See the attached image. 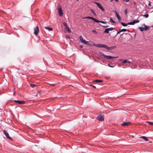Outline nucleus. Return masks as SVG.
Listing matches in <instances>:
<instances>
[{
  "label": "nucleus",
  "mask_w": 153,
  "mask_h": 153,
  "mask_svg": "<svg viewBox=\"0 0 153 153\" xmlns=\"http://www.w3.org/2000/svg\"><path fill=\"white\" fill-rule=\"evenodd\" d=\"M81 42L83 43L84 44H87L90 46L95 45L96 47L99 48H102L103 45L102 44H97L95 45L91 41H87L84 39H80Z\"/></svg>",
  "instance_id": "obj_1"
},
{
  "label": "nucleus",
  "mask_w": 153,
  "mask_h": 153,
  "mask_svg": "<svg viewBox=\"0 0 153 153\" xmlns=\"http://www.w3.org/2000/svg\"><path fill=\"white\" fill-rule=\"evenodd\" d=\"M33 30L34 31V34L36 35H37L39 31L38 27V26H36L34 28Z\"/></svg>",
  "instance_id": "obj_2"
},
{
  "label": "nucleus",
  "mask_w": 153,
  "mask_h": 153,
  "mask_svg": "<svg viewBox=\"0 0 153 153\" xmlns=\"http://www.w3.org/2000/svg\"><path fill=\"white\" fill-rule=\"evenodd\" d=\"M58 11L59 15L60 16H62L63 15V12L61 7L60 5L58 6Z\"/></svg>",
  "instance_id": "obj_3"
},
{
  "label": "nucleus",
  "mask_w": 153,
  "mask_h": 153,
  "mask_svg": "<svg viewBox=\"0 0 153 153\" xmlns=\"http://www.w3.org/2000/svg\"><path fill=\"white\" fill-rule=\"evenodd\" d=\"M97 119L99 121H102L104 120V116L103 115H100L98 116Z\"/></svg>",
  "instance_id": "obj_4"
},
{
  "label": "nucleus",
  "mask_w": 153,
  "mask_h": 153,
  "mask_svg": "<svg viewBox=\"0 0 153 153\" xmlns=\"http://www.w3.org/2000/svg\"><path fill=\"white\" fill-rule=\"evenodd\" d=\"M94 3L95 4H97L98 7L100 9H101L102 11H104L105 10L102 6L99 3H98L97 2H94Z\"/></svg>",
  "instance_id": "obj_5"
},
{
  "label": "nucleus",
  "mask_w": 153,
  "mask_h": 153,
  "mask_svg": "<svg viewBox=\"0 0 153 153\" xmlns=\"http://www.w3.org/2000/svg\"><path fill=\"white\" fill-rule=\"evenodd\" d=\"M114 29V28L113 27H111L109 28H106L105 29L104 31V33H109V31H112Z\"/></svg>",
  "instance_id": "obj_6"
},
{
  "label": "nucleus",
  "mask_w": 153,
  "mask_h": 153,
  "mask_svg": "<svg viewBox=\"0 0 153 153\" xmlns=\"http://www.w3.org/2000/svg\"><path fill=\"white\" fill-rule=\"evenodd\" d=\"M4 134L7 137V138H8L10 139L11 140L12 138L11 137L9 136L8 133L5 130H4L3 131Z\"/></svg>",
  "instance_id": "obj_7"
},
{
  "label": "nucleus",
  "mask_w": 153,
  "mask_h": 153,
  "mask_svg": "<svg viewBox=\"0 0 153 153\" xmlns=\"http://www.w3.org/2000/svg\"><path fill=\"white\" fill-rule=\"evenodd\" d=\"M83 19H91L97 23H99V20L91 17L88 16L85 17H84L83 18Z\"/></svg>",
  "instance_id": "obj_8"
},
{
  "label": "nucleus",
  "mask_w": 153,
  "mask_h": 153,
  "mask_svg": "<svg viewBox=\"0 0 153 153\" xmlns=\"http://www.w3.org/2000/svg\"><path fill=\"white\" fill-rule=\"evenodd\" d=\"M64 26L65 27V28L69 32H71V31L70 30L69 28L68 27L67 24L66 23H63Z\"/></svg>",
  "instance_id": "obj_9"
},
{
  "label": "nucleus",
  "mask_w": 153,
  "mask_h": 153,
  "mask_svg": "<svg viewBox=\"0 0 153 153\" xmlns=\"http://www.w3.org/2000/svg\"><path fill=\"white\" fill-rule=\"evenodd\" d=\"M120 61L122 63L124 64L126 63H130L131 62V61L130 60L127 59L123 60L122 59L120 60Z\"/></svg>",
  "instance_id": "obj_10"
},
{
  "label": "nucleus",
  "mask_w": 153,
  "mask_h": 153,
  "mask_svg": "<svg viewBox=\"0 0 153 153\" xmlns=\"http://www.w3.org/2000/svg\"><path fill=\"white\" fill-rule=\"evenodd\" d=\"M15 102L18 103L19 104H23L25 103V102L24 101H19L15 100Z\"/></svg>",
  "instance_id": "obj_11"
},
{
  "label": "nucleus",
  "mask_w": 153,
  "mask_h": 153,
  "mask_svg": "<svg viewBox=\"0 0 153 153\" xmlns=\"http://www.w3.org/2000/svg\"><path fill=\"white\" fill-rule=\"evenodd\" d=\"M114 13H115L116 16L118 20L119 21H120L121 20V18L120 16L118 15L116 11H115L114 12Z\"/></svg>",
  "instance_id": "obj_12"
},
{
  "label": "nucleus",
  "mask_w": 153,
  "mask_h": 153,
  "mask_svg": "<svg viewBox=\"0 0 153 153\" xmlns=\"http://www.w3.org/2000/svg\"><path fill=\"white\" fill-rule=\"evenodd\" d=\"M106 56V58L107 59H115L118 58V56Z\"/></svg>",
  "instance_id": "obj_13"
},
{
  "label": "nucleus",
  "mask_w": 153,
  "mask_h": 153,
  "mask_svg": "<svg viewBox=\"0 0 153 153\" xmlns=\"http://www.w3.org/2000/svg\"><path fill=\"white\" fill-rule=\"evenodd\" d=\"M130 123V122H124L121 125L123 126H128L129 125V124Z\"/></svg>",
  "instance_id": "obj_14"
},
{
  "label": "nucleus",
  "mask_w": 153,
  "mask_h": 153,
  "mask_svg": "<svg viewBox=\"0 0 153 153\" xmlns=\"http://www.w3.org/2000/svg\"><path fill=\"white\" fill-rule=\"evenodd\" d=\"M127 31V29H123L122 30H119V31H117V34H119L121 32H123V31Z\"/></svg>",
  "instance_id": "obj_15"
},
{
  "label": "nucleus",
  "mask_w": 153,
  "mask_h": 153,
  "mask_svg": "<svg viewBox=\"0 0 153 153\" xmlns=\"http://www.w3.org/2000/svg\"><path fill=\"white\" fill-rule=\"evenodd\" d=\"M116 48V46H114L111 47H108V50H112L113 49Z\"/></svg>",
  "instance_id": "obj_16"
},
{
  "label": "nucleus",
  "mask_w": 153,
  "mask_h": 153,
  "mask_svg": "<svg viewBox=\"0 0 153 153\" xmlns=\"http://www.w3.org/2000/svg\"><path fill=\"white\" fill-rule=\"evenodd\" d=\"M141 138L146 141H148L149 140L147 137L145 136H142L141 137Z\"/></svg>",
  "instance_id": "obj_17"
},
{
  "label": "nucleus",
  "mask_w": 153,
  "mask_h": 153,
  "mask_svg": "<svg viewBox=\"0 0 153 153\" xmlns=\"http://www.w3.org/2000/svg\"><path fill=\"white\" fill-rule=\"evenodd\" d=\"M120 24L124 27L128 25V23L127 24H126L124 23L123 22H120Z\"/></svg>",
  "instance_id": "obj_18"
},
{
  "label": "nucleus",
  "mask_w": 153,
  "mask_h": 153,
  "mask_svg": "<svg viewBox=\"0 0 153 153\" xmlns=\"http://www.w3.org/2000/svg\"><path fill=\"white\" fill-rule=\"evenodd\" d=\"M45 28L48 29L50 31H52L53 30L52 28L49 27H45Z\"/></svg>",
  "instance_id": "obj_19"
},
{
  "label": "nucleus",
  "mask_w": 153,
  "mask_h": 153,
  "mask_svg": "<svg viewBox=\"0 0 153 153\" xmlns=\"http://www.w3.org/2000/svg\"><path fill=\"white\" fill-rule=\"evenodd\" d=\"M102 48H105L106 49L108 50V47L105 45H103Z\"/></svg>",
  "instance_id": "obj_20"
},
{
  "label": "nucleus",
  "mask_w": 153,
  "mask_h": 153,
  "mask_svg": "<svg viewBox=\"0 0 153 153\" xmlns=\"http://www.w3.org/2000/svg\"><path fill=\"white\" fill-rule=\"evenodd\" d=\"M100 54L101 56H103L105 58H106V56H107V55H105L102 52H100Z\"/></svg>",
  "instance_id": "obj_21"
},
{
  "label": "nucleus",
  "mask_w": 153,
  "mask_h": 153,
  "mask_svg": "<svg viewBox=\"0 0 153 153\" xmlns=\"http://www.w3.org/2000/svg\"><path fill=\"white\" fill-rule=\"evenodd\" d=\"M110 22H111L112 23H115V22L114 21L113 19H112L111 18L110 19Z\"/></svg>",
  "instance_id": "obj_22"
},
{
  "label": "nucleus",
  "mask_w": 153,
  "mask_h": 153,
  "mask_svg": "<svg viewBox=\"0 0 153 153\" xmlns=\"http://www.w3.org/2000/svg\"><path fill=\"white\" fill-rule=\"evenodd\" d=\"M139 29L142 31H143L145 30L144 27H140Z\"/></svg>",
  "instance_id": "obj_23"
},
{
  "label": "nucleus",
  "mask_w": 153,
  "mask_h": 153,
  "mask_svg": "<svg viewBox=\"0 0 153 153\" xmlns=\"http://www.w3.org/2000/svg\"><path fill=\"white\" fill-rule=\"evenodd\" d=\"M94 82H102V81L101 80L97 79L94 81Z\"/></svg>",
  "instance_id": "obj_24"
},
{
  "label": "nucleus",
  "mask_w": 153,
  "mask_h": 153,
  "mask_svg": "<svg viewBox=\"0 0 153 153\" xmlns=\"http://www.w3.org/2000/svg\"><path fill=\"white\" fill-rule=\"evenodd\" d=\"M128 25H134V23H133V22H129L128 23Z\"/></svg>",
  "instance_id": "obj_25"
},
{
  "label": "nucleus",
  "mask_w": 153,
  "mask_h": 153,
  "mask_svg": "<svg viewBox=\"0 0 153 153\" xmlns=\"http://www.w3.org/2000/svg\"><path fill=\"white\" fill-rule=\"evenodd\" d=\"M143 16H144L146 18H147L149 17V15L148 14H146L143 15Z\"/></svg>",
  "instance_id": "obj_26"
},
{
  "label": "nucleus",
  "mask_w": 153,
  "mask_h": 153,
  "mask_svg": "<svg viewBox=\"0 0 153 153\" xmlns=\"http://www.w3.org/2000/svg\"><path fill=\"white\" fill-rule=\"evenodd\" d=\"M145 30H147L149 29V27H147L146 26H145V27H144Z\"/></svg>",
  "instance_id": "obj_27"
},
{
  "label": "nucleus",
  "mask_w": 153,
  "mask_h": 153,
  "mask_svg": "<svg viewBox=\"0 0 153 153\" xmlns=\"http://www.w3.org/2000/svg\"><path fill=\"white\" fill-rule=\"evenodd\" d=\"M92 32L96 34H97V31L95 30H92Z\"/></svg>",
  "instance_id": "obj_28"
},
{
  "label": "nucleus",
  "mask_w": 153,
  "mask_h": 153,
  "mask_svg": "<svg viewBox=\"0 0 153 153\" xmlns=\"http://www.w3.org/2000/svg\"><path fill=\"white\" fill-rule=\"evenodd\" d=\"M146 123H148L150 125H153V123H152V122H147Z\"/></svg>",
  "instance_id": "obj_29"
},
{
  "label": "nucleus",
  "mask_w": 153,
  "mask_h": 153,
  "mask_svg": "<svg viewBox=\"0 0 153 153\" xmlns=\"http://www.w3.org/2000/svg\"><path fill=\"white\" fill-rule=\"evenodd\" d=\"M99 23L100 22L103 24H106V22L104 21H99Z\"/></svg>",
  "instance_id": "obj_30"
},
{
  "label": "nucleus",
  "mask_w": 153,
  "mask_h": 153,
  "mask_svg": "<svg viewBox=\"0 0 153 153\" xmlns=\"http://www.w3.org/2000/svg\"><path fill=\"white\" fill-rule=\"evenodd\" d=\"M30 86L33 88H34L35 86V85L33 84H30Z\"/></svg>",
  "instance_id": "obj_31"
},
{
  "label": "nucleus",
  "mask_w": 153,
  "mask_h": 153,
  "mask_svg": "<svg viewBox=\"0 0 153 153\" xmlns=\"http://www.w3.org/2000/svg\"><path fill=\"white\" fill-rule=\"evenodd\" d=\"M134 21H135L136 23L139 22V21L138 20H134Z\"/></svg>",
  "instance_id": "obj_32"
},
{
  "label": "nucleus",
  "mask_w": 153,
  "mask_h": 153,
  "mask_svg": "<svg viewBox=\"0 0 153 153\" xmlns=\"http://www.w3.org/2000/svg\"><path fill=\"white\" fill-rule=\"evenodd\" d=\"M108 65L109 67H111V68H113L114 67V66H111V65L110 64H108Z\"/></svg>",
  "instance_id": "obj_33"
},
{
  "label": "nucleus",
  "mask_w": 153,
  "mask_h": 153,
  "mask_svg": "<svg viewBox=\"0 0 153 153\" xmlns=\"http://www.w3.org/2000/svg\"><path fill=\"white\" fill-rule=\"evenodd\" d=\"M91 11L93 13L94 12V10L92 9H91Z\"/></svg>",
  "instance_id": "obj_34"
},
{
  "label": "nucleus",
  "mask_w": 153,
  "mask_h": 153,
  "mask_svg": "<svg viewBox=\"0 0 153 153\" xmlns=\"http://www.w3.org/2000/svg\"><path fill=\"white\" fill-rule=\"evenodd\" d=\"M125 13L126 15L127 14V9H126L125 10Z\"/></svg>",
  "instance_id": "obj_35"
},
{
  "label": "nucleus",
  "mask_w": 153,
  "mask_h": 153,
  "mask_svg": "<svg viewBox=\"0 0 153 153\" xmlns=\"http://www.w3.org/2000/svg\"><path fill=\"white\" fill-rule=\"evenodd\" d=\"M124 1H125L126 2H128L129 1V0H123Z\"/></svg>",
  "instance_id": "obj_36"
},
{
  "label": "nucleus",
  "mask_w": 153,
  "mask_h": 153,
  "mask_svg": "<svg viewBox=\"0 0 153 153\" xmlns=\"http://www.w3.org/2000/svg\"><path fill=\"white\" fill-rule=\"evenodd\" d=\"M134 4L135 5H136V4H137V3H136V2H135V1L134 2Z\"/></svg>",
  "instance_id": "obj_37"
},
{
  "label": "nucleus",
  "mask_w": 153,
  "mask_h": 153,
  "mask_svg": "<svg viewBox=\"0 0 153 153\" xmlns=\"http://www.w3.org/2000/svg\"><path fill=\"white\" fill-rule=\"evenodd\" d=\"M133 23H134V25L136 23L135 21H134V20L133 21Z\"/></svg>",
  "instance_id": "obj_38"
},
{
  "label": "nucleus",
  "mask_w": 153,
  "mask_h": 153,
  "mask_svg": "<svg viewBox=\"0 0 153 153\" xmlns=\"http://www.w3.org/2000/svg\"><path fill=\"white\" fill-rule=\"evenodd\" d=\"M103 27H108V26H104Z\"/></svg>",
  "instance_id": "obj_39"
},
{
  "label": "nucleus",
  "mask_w": 153,
  "mask_h": 153,
  "mask_svg": "<svg viewBox=\"0 0 153 153\" xmlns=\"http://www.w3.org/2000/svg\"><path fill=\"white\" fill-rule=\"evenodd\" d=\"M117 2H119V1L118 0H115Z\"/></svg>",
  "instance_id": "obj_40"
},
{
  "label": "nucleus",
  "mask_w": 153,
  "mask_h": 153,
  "mask_svg": "<svg viewBox=\"0 0 153 153\" xmlns=\"http://www.w3.org/2000/svg\"><path fill=\"white\" fill-rule=\"evenodd\" d=\"M92 86L93 87V88H96V87L95 86H94V85H92Z\"/></svg>",
  "instance_id": "obj_41"
},
{
  "label": "nucleus",
  "mask_w": 153,
  "mask_h": 153,
  "mask_svg": "<svg viewBox=\"0 0 153 153\" xmlns=\"http://www.w3.org/2000/svg\"><path fill=\"white\" fill-rule=\"evenodd\" d=\"M51 85L52 86H54V85H55V84H51Z\"/></svg>",
  "instance_id": "obj_42"
},
{
  "label": "nucleus",
  "mask_w": 153,
  "mask_h": 153,
  "mask_svg": "<svg viewBox=\"0 0 153 153\" xmlns=\"http://www.w3.org/2000/svg\"><path fill=\"white\" fill-rule=\"evenodd\" d=\"M110 1L111 2H112L113 1V0H110Z\"/></svg>",
  "instance_id": "obj_43"
},
{
  "label": "nucleus",
  "mask_w": 153,
  "mask_h": 153,
  "mask_svg": "<svg viewBox=\"0 0 153 153\" xmlns=\"http://www.w3.org/2000/svg\"><path fill=\"white\" fill-rule=\"evenodd\" d=\"M79 38H82V36H79Z\"/></svg>",
  "instance_id": "obj_44"
},
{
  "label": "nucleus",
  "mask_w": 153,
  "mask_h": 153,
  "mask_svg": "<svg viewBox=\"0 0 153 153\" xmlns=\"http://www.w3.org/2000/svg\"><path fill=\"white\" fill-rule=\"evenodd\" d=\"M93 13L94 14V15H95V16H96V14L94 12Z\"/></svg>",
  "instance_id": "obj_45"
},
{
  "label": "nucleus",
  "mask_w": 153,
  "mask_h": 153,
  "mask_svg": "<svg viewBox=\"0 0 153 153\" xmlns=\"http://www.w3.org/2000/svg\"><path fill=\"white\" fill-rule=\"evenodd\" d=\"M80 47L81 48H82V46H81Z\"/></svg>",
  "instance_id": "obj_46"
},
{
  "label": "nucleus",
  "mask_w": 153,
  "mask_h": 153,
  "mask_svg": "<svg viewBox=\"0 0 153 153\" xmlns=\"http://www.w3.org/2000/svg\"><path fill=\"white\" fill-rule=\"evenodd\" d=\"M149 6H150V3H149Z\"/></svg>",
  "instance_id": "obj_47"
},
{
  "label": "nucleus",
  "mask_w": 153,
  "mask_h": 153,
  "mask_svg": "<svg viewBox=\"0 0 153 153\" xmlns=\"http://www.w3.org/2000/svg\"><path fill=\"white\" fill-rule=\"evenodd\" d=\"M68 38H69V39H70V38L68 36Z\"/></svg>",
  "instance_id": "obj_48"
}]
</instances>
